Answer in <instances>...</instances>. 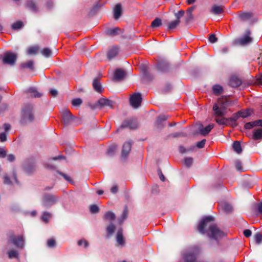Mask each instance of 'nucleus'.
Listing matches in <instances>:
<instances>
[{"mask_svg": "<svg viewBox=\"0 0 262 262\" xmlns=\"http://www.w3.org/2000/svg\"><path fill=\"white\" fill-rule=\"evenodd\" d=\"M214 218L211 216L203 218L198 226V230L202 234H206L211 239L217 240L225 235L216 225L212 224Z\"/></svg>", "mask_w": 262, "mask_h": 262, "instance_id": "1", "label": "nucleus"}, {"mask_svg": "<svg viewBox=\"0 0 262 262\" xmlns=\"http://www.w3.org/2000/svg\"><path fill=\"white\" fill-rule=\"evenodd\" d=\"M33 108V105L30 103H26L21 108V119L20 120L22 124L32 122L34 121Z\"/></svg>", "mask_w": 262, "mask_h": 262, "instance_id": "2", "label": "nucleus"}, {"mask_svg": "<svg viewBox=\"0 0 262 262\" xmlns=\"http://www.w3.org/2000/svg\"><path fill=\"white\" fill-rule=\"evenodd\" d=\"M201 252V248L199 246H193L183 254V258L185 262H198L196 256Z\"/></svg>", "mask_w": 262, "mask_h": 262, "instance_id": "3", "label": "nucleus"}, {"mask_svg": "<svg viewBox=\"0 0 262 262\" xmlns=\"http://www.w3.org/2000/svg\"><path fill=\"white\" fill-rule=\"evenodd\" d=\"M251 32L249 29L245 31L244 35L239 38L235 40L234 44L242 46H245L251 43L253 41V38L251 36Z\"/></svg>", "mask_w": 262, "mask_h": 262, "instance_id": "4", "label": "nucleus"}, {"mask_svg": "<svg viewBox=\"0 0 262 262\" xmlns=\"http://www.w3.org/2000/svg\"><path fill=\"white\" fill-rule=\"evenodd\" d=\"M58 198L53 194L45 193L43 194L42 202L45 207H49L55 205L58 201Z\"/></svg>", "mask_w": 262, "mask_h": 262, "instance_id": "5", "label": "nucleus"}, {"mask_svg": "<svg viewBox=\"0 0 262 262\" xmlns=\"http://www.w3.org/2000/svg\"><path fill=\"white\" fill-rule=\"evenodd\" d=\"M9 241L18 248L23 249L25 246L24 236L21 235L16 236L14 234L9 235Z\"/></svg>", "mask_w": 262, "mask_h": 262, "instance_id": "6", "label": "nucleus"}, {"mask_svg": "<svg viewBox=\"0 0 262 262\" xmlns=\"http://www.w3.org/2000/svg\"><path fill=\"white\" fill-rule=\"evenodd\" d=\"M17 58V57L16 54L7 52L4 54L2 61L4 64L14 66L16 62Z\"/></svg>", "mask_w": 262, "mask_h": 262, "instance_id": "7", "label": "nucleus"}, {"mask_svg": "<svg viewBox=\"0 0 262 262\" xmlns=\"http://www.w3.org/2000/svg\"><path fill=\"white\" fill-rule=\"evenodd\" d=\"M138 127V123L136 120L127 119L124 120L120 127L116 130V132H119L124 128H129L130 129H136Z\"/></svg>", "mask_w": 262, "mask_h": 262, "instance_id": "8", "label": "nucleus"}, {"mask_svg": "<svg viewBox=\"0 0 262 262\" xmlns=\"http://www.w3.org/2000/svg\"><path fill=\"white\" fill-rule=\"evenodd\" d=\"M142 100V96L140 93H134L130 97V105L137 108L141 105Z\"/></svg>", "mask_w": 262, "mask_h": 262, "instance_id": "9", "label": "nucleus"}, {"mask_svg": "<svg viewBox=\"0 0 262 262\" xmlns=\"http://www.w3.org/2000/svg\"><path fill=\"white\" fill-rule=\"evenodd\" d=\"M254 14L251 12H239L237 18L241 22L252 21Z\"/></svg>", "mask_w": 262, "mask_h": 262, "instance_id": "10", "label": "nucleus"}, {"mask_svg": "<svg viewBox=\"0 0 262 262\" xmlns=\"http://www.w3.org/2000/svg\"><path fill=\"white\" fill-rule=\"evenodd\" d=\"M212 110L214 112V115L215 117L224 116L227 112L226 108L223 105L219 106L217 104H214L213 105Z\"/></svg>", "mask_w": 262, "mask_h": 262, "instance_id": "11", "label": "nucleus"}, {"mask_svg": "<svg viewBox=\"0 0 262 262\" xmlns=\"http://www.w3.org/2000/svg\"><path fill=\"white\" fill-rule=\"evenodd\" d=\"M156 68L160 72H167L169 71V64L166 60L162 59L158 61L156 64Z\"/></svg>", "mask_w": 262, "mask_h": 262, "instance_id": "12", "label": "nucleus"}, {"mask_svg": "<svg viewBox=\"0 0 262 262\" xmlns=\"http://www.w3.org/2000/svg\"><path fill=\"white\" fill-rule=\"evenodd\" d=\"M98 106L100 107L109 106L112 108L113 107V102L107 99L101 98L98 101L97 103L92 107V108L94 109Z\"/></svg>", "mask_w": 262, "mask_h": 262, "instance_id": "13", "label": "nucleus"}, {"mask_svg": "<svg viewBox=\"0 0 262 262\" xmlns=\"http://www.w3.org/2000/svg\"><path fill=\"white\" fill-rule=\"evenodd\" d=\"M62 116L64 123L66 124H69L74 119V116L67 108L63 110Z\"/></svg>", "mask_w": 262, "mask_h": 262, "instance_id": "14", "label": "nucleus"}, {"mask_svg": "<svg viewBox=\"0 0 262 262\" xmlns=\"http://www.w3.org/2000/svg\"><path fill=\"white\" fill-rule=\"evenodd\" d=\"M126 76V73L124 70L118 68L115 71L114 80L115 81H121L124 79Z\"/></svg>", "mask_w": 262, "mask_h": 262, "instance_id": "15", "label": "nucleus"}, {"mask_svg": "<svg viewBox=\"0 0 262 262\" xmlns=\"http://www.w3.org/2000/svg\"><path fill=\"white\" fill-rule=\"evenodd\" d=\"M132 143L130 141L125 142L122 146L121 156L123 158H126L129 155L132 148Z\"/></svg>", "mask_w": 262, "mask_h": 262, "instance_id": "16", "label": "nucleus"}, {"mask_svg": "<svg viewBox=\"0 0 262 262\" xmlns=\"http://www.w3.org/2000/svg\"><path fill=\"white\" fill-rule=\"evenodd\" d=\"M119 54V48L117 47H112L108 49L107 52V58L108 60H111Z\"/></svg>", "mask_w": 262, "mask_h": 262, "instance_id": "17", "label": "nucleus"}, {"mask_svg": "<svg viewBox=\"0 0 262 262\" xmlns=\"http://www.w3.org/2000/svg\"><path fill=\"white\" fill-rule=\"evenodd\" d=\"M242 82L241 79L236 76H232L229 82V84L232 88H237L240 86Z\"/></svg>", "mask_w": 262, "mask_h": 262, "instance_id": "18", "label": "nucleus"}, {"mask_svg": "<svg viewBox=\"0 0 262 262\" xmlns=\"http://www.w3.org/2000/svg\"><path fill=\"white\" fill-rule=\"evenodd\" d=\"M224 7L222 5H214L210 10L211 13L214 15H219L224 13Z\"/></svg>", "mask_w": 262, "mask_h": 262, "instance_id": "19", "label": "nucleus"}, {"mask_svg": "<svg viewBox=\"0 0 262 262\" xmlns=\"http://www.w3.org/2000/svg\"><path fill=\"white\" fill-rule=\"evenodd\" d=\"M116 239H117V243L118 245V246H120V247H122L124 246L125 245V240L124 239L122 231L121 230H120L118 231L117 236H116Z\"/></svg>", "mask_w": 262, "mask_h": 262, "instance_id": "20", "label": "nucleus"}, {"mask_svg": "<svg viewBox=\"0 0 262 262\" xmlns=\"http://www.w3.org/2000/svg\"><path fill=\"white\" fill-rule=\"evenodd\" d=\"M122 6L120 3L116 4L114 10V17L115 19H118L122 14Z\"/></svg>", "mask_w": 262, "mask_h": 262, "instance_id": "21", "label": "nucleus"}, {"mask_svg": "<svg viewBox=\"0 0 262 262\" xmlns=\"http://www.w3.org/2000/svg\"><path fill=\"white\" fill-rule=\"evenodd\" d=\"M195 9V6H193L190 7L186 11V17L185 18V21L186 23H188L193 19V15L192 14V12Z\"/></svg>", "mask_w": 262, "mask_h": 262, "instance_id": "22", "label": "nucleus"}, {"mask_svg": "<svg viewBox=\"0 0 262 262\" xmlns=\"http://www.w3.org/2000/svg\"><path fill=\"white\" fill-rule=\"evenodd\" d=\"M214 124H210L205 127L200 128L199 129V132L202 135L205 136L209 133L211 130L214 127Z\"/></svg>", "mask_w": 262, "mask_h": 262, "instance_id": "23", "label": "nucleus"}, {"mask_svg": "<svg viewBox=\"0 0 262 262\" xmlns=\"http://www.w3.org/2000/svg\"><path fill=\"white\" fill-rule=\"evenodd\" d=\"M27 92L29 94L30 97L34 98H40L42 95V93L38 92L34 88H30Z\"/></svg>", "mask_w": 262, "mask_h": 262, "instance_id": "24", "label": "nucleus"}, {"mask_svg": "<svg viewBox=\"0 0 262 262\" xmlns=\"http://www.w3.org/2000/svg\"><path fill=\"white\" fill-rule=\"evenodd\" d=\"M92 84L95 91L98 93H101L102 91V85L98 78H96L93 80Z\"/></svg>", "mask_w": 262, "mask_h": 262, "instance_id": "25", "label": "nucleus"}, {"mask_svg": "<svg viewBox=\"0 0 262 262\" xmlns=\"http://www.w3.org/2000/svg\"><path fill=\"white\" fill-rule=\"evenodd\" d=\"M237 112L240 117L244 118L251 116L253 111L250 108H247L246 110H242Z\"/></svg>", "mask_w": 262, "mask_h": 262, "instance_id": "26", "label": "nucleus"}, {"mask_svg": "<svg viewBox=\"0 0 262 262\" xmlns=\"http://www.w3.org/2000/svg\"><path fill=\"white\" fill-rule=\"evenodd\" d=\"M21 69H29L32 71L34 70V62L32 60H29L27 62L22 63L20 65Z\"/></svg>", "mask_w": 262, "mask_h": 262, "instance_id": "27", "label": "nucleus"}, {"mask_svg": "<svg viewBox=\"0 0 262 262\" xmlns=\"http://www.w3.org/2000/svg\"><path fill=\"white\" fill-rule=\"evenodd\" d=\"M252 139L254 140H258L262 139V128H259L253 131Z\"/></svg>", "mask_w": 262, "mask_h": 262, "instance_id": "28", "label": "nucleus"}, {"mask_svg": "<svg viewBox=\"0 0 262 262\" xmlns=\"http://www.w3.org/2000/svg\"><path fill=\"white\" fill-rule=\"evenodd\" d=\"M219 205L222 209L226 212L228 213L231 212L232 210V206L228 203L221 202L219 204Z\"/></svg>", "mask_w": 262, "mask_h": 262, "instance_id": "29", "label": "nucleus"}, {"mask_svg": "<svg viewBox=\"0 0 262 262\" xmlns=\"http://www.w3.org/2000/svg\"><path fill=\"white\" fill-rule=\"evenodd\" d=\"M232 147L234 151L237 154H240L243 151L240 141H234L232 144Z\"/></svg>", "mask_w": 262, "mask_h": 262, "instance_id": "30", "label": "nucleus"}, {"mask_svg": "<svg viewBox=\"0 0 262 262\" xmlns=\"http://www.w3.org/2000/svg\"><path fill=\"white\" fill-rule=\"evenodd\" d=\"M121 30L120 28L118 27H116L113 29H109L107 30L106 33L108 35L114 36L119 34Z\"/></svg>", "mask_w": 262, "mask_h": 262, "instance_id": "31", "label": "nucleus"}, {"mask_svg": "<svg viewBox=\"0 0 262 262\" xmlns=\"http://www.w3.org/2000/svg\"><path fill=\"white\" fill-rule=\"evenodd\" d=\"M212 91L214 95L219 96L223 93V88L221 85L216 84L213 86Z\"/></svg>", "mask_w": 262, "mask_h": 262, "instance_id": "32", "label": "nucleus"}, {"mask_svg": "<svg viewBox=\"0 0 262 262\" xmlns=\"http://www.w3.org/2000/svg\"><path fill=\"white\" fill-rule=\"evenodd\" d=\"M26 7L31 11L34 12H36L37 11V8L35 3L31 0L28 1L27 2Z\"/></svg>", "mask_w": 262, "mask_h": 262, "instance_id": "33", "label": "nucleus"}, {"mask_svg": "<svg viewBox=\"0 0 262 262\" xmlns=\"http://www.w3.org/2000/svg\"><path fill=\"white\" fill-rule=\"evenodd\" d=\"M116 215L112 211H109L106 212L104 215V220L112 221L115 219Z\"/></svg>", "mask_w": 262, "mask_h": 262, "instance_id": "34", "label": "nucleus"}, {"mask_svg": "<svg viewBox=\"0 0 262 262\" xmlns=\"http://www.w3.org/2000/svg\"><path fill=\"white\" fill-rule=\"evenodd\" d=\"M180 20H175L174 21H170L167 24V29L172 30L175 29L180 24Z\"/></svg>", "mask_w": 262, "mask_h": 262, "instance_id": "35", "label": "nucleus"}, {"mask_svg": "<svg viewBox=\"0 0 262 262\" xmlns=\"http://www.w3.org/2000/svg\"><path fill=\"white\" fill-rule=\"evenodd\" d=\"M215 121L220 125H226L228 121V118L223 117H215Z\"/></svg>", "mask_w": 262, "mask_h": 262, "instance_id": "36", "label": "nucleus"}, {"mask_svg": "<svg viewBox=\"0 0 262 262\" xmlns=\"http://www.w3.org/2000/svg\"><path fill=\"white\" fill-rule=\"evenodd\" d=\"M41 54L46 58H49L52 56L51 50L48 48H45L41 51Z\"/></svg>", "mask_w": 262, "mask_h": 262, "instance_id": "37", "label": "nucleus"}, {"mask_svg": "<svg viewBox=\"0 0 262 262\" xmlns=\"http://www.w3.org/2000/svg\"><path fill=\"white\" fill-rule=\"evenodd\" d=\"M161 25L162 21L159 17L156 18L151 24V27L153 28L159 27Z\"/></svg>", "mask_w": 262, "mask_h": 262, "instance_id": "38", "label": "nucleus"}, {"mask_svg": "<svg viewBox=\"0 0 262 262\" xmlns=\"http://www.w3.org/2000/svg\"><path fill=\"white\" fill-rule=\"evenodd\" d=\"M24 26L23 22L21 21H17L14 23L12 26V29L14 30H16L21 28Z\"/></svg>", "mask_w": 262, "mask_h": 262, "instance_id": "39", "label": "nucleus"}, {"mask_svg": "<svg viewBox=\"0 0 262 262\" xmlns=\"http://www.w3.org/2000/svg\"><path fill=\"white\" fill-rule=\"evenodd\" d=\"M8 257L10 259H12L14 258H18V254L16 250H11L8 252Z\"/></svg>", "mask_w": 262, "mask_h": 262, "instance_id": "40", "label": "nucleus"}, {"mask_svg": "<svg viewBox=\"0 0 262 262\" xmlns=\"http://www.w3.org/2000/svg\"><path fill=\"white\" fill-rule=\"evenodd\" d=\"M239 115L238 114V112L234 113L232 117L228 118V121L231 122H234V126H237V123H236V120L239 118Z\"/></svg>", "mask_w": 262, "mask_h": 262, "instance_id": "41", "label": "nucleus"}, {"mask_svg": "<svg viewBox=\"0 0 262 262\" xmlns=\"http://www.w3.org/2000/svg\"><path fill=\"white\" fill-rule=\"evenodd\" d=\"M195 148V146H192L190 148L186 149L183 146L181 145L179 146V151L181 154H184L188 151H192Z\"/></svg>", "mask_w": 262, "mask_h": 262, "instance_id": "42", "label": "nucleus"}, {"mask_svg": "<svg viewBox=\"0 0 262 262\" xmlns=\"http://www.w3.org/2000/svg\"><path fill=\"white\" fill-rule=\"evenodd\" d=\"M38 50V48L37 47H30L27 50V53L28 54H36L37 51Z\"/></svg>", "mask_w": 262, "mask_h": 262, "instance_id": "43", "label": "nucleus"}, {"mask_svg": "<svg viewBox=\"0 0 262 262\" xmlns=\"http://www.w3.org/2000/svg\"><path fill=\"white\" fill-rule=\"evenodd\" d=\"M115 229H116V227L114 224H110L106 228V231H107V234L108 235L112 234L114 232Z\"/></svg>", "mask_w": 262, "mask_h": 262, "instance_id": "44", "label": "nucleus"}, {"mask_svg": "<svg viewBox=\"0 0 262 262\" xmlns=\"http://www.w3.org/2000/svg\"><path fill=\"white\" fill-rule=\"evenodd\" d=\"M51 213H50L49 212H43V213L42 215L41 219H42V220L44 222L47 223L49 222V220L50 218L51 217Z\"/></svg>", "mask_w": 262, "mask_h": 262, "instance_id": "45", "label": "nucleus"}, {"mask_svg": "<svg viewBox=\"0 0 262 262\" xmlns=\"http://www.w3.org/2000/svg\"><path fill=\"white\" fill-rule=\"evenodd\" d=\"M193 161V158L191 157L186 158L184 159V164L186 166L189 167L192 165Z\"/></svg>", "mask_w": 262, "mask_h": 262, "instance_id": "46", "label": "nucleus"}, {"mask_svg": "<svg viewBox=\"0 0 262 262\" xmlns=\"http://www.w3.org/2000/svg\"><path fill=\"white\" fill-rule=\"evenodd\" d=\"M57 173L60 174V176H61L62 177H63V178L68 182L71 183H73V180L72 179H71V178L70 177H69V176H68L67 174L63 173L62 172H61V171H57Z\"/></svg>", "mask_w": 262, "mask_h": 262, "instance_id": "47", "label": "nucleus"}, {"mask_svg": "<svg viewBox=\"0 0 262 262\" xmlns=\"http://www.w3.org/2000/svg\"><path fill=\"white\" fill-rule=\"evenodd\" d=\"M90 211L92 213L95 214L99 211V208L96 205H92L90 206Z\"/></svg>", "mask_w": 262, "mask_h": 262, "instance_id": "48", "label": "nucleus"}, {"mask_svg": "<svg viewBox=\"0 0 262 262\" xmlns=\"http://www.w3.org/2000/svg\"><path fill=\"white\" fill-rule=\"evenodd\" d=\"M25 170L27 173H31L35 170V166H26L25 167Z\"/></svg>", "mask_w": 262, "mask_h": 262, "instance_id": "49", "label": "nucleus"}, {"mask_svg": "<svg viewBox=\"0 0 262 262\" xmlns=\"http://www.w3.org/2000/svg\"><path fill=\"white\" fill-rule=\"evenodd\" d=\"M82 102V100L80 98H77L72 100V104L73 106H79Z\"/></svg>", "mask_w": 262, "mask_h": 262, "instance_id": "50", "label": "nucleus"}, {"mask_svg": "<svg viewBox=\"0 0 262 262\" xmlns=\"http://www.w3.org/2000/svg\"><path fill=\"white\" fill-rule=\"evenodd\" d=\"M144 76L148 80H151L154 79V76L147 71L144 72Z\"/></svg>", "mask_w": 262, "mask_h": 262, "instance_id": "51", "label": "nucleus"}, {"mask_svg": "<svg viewBox=\"0 0 262 262\" xmlns=\"http://www.w3.org/2000/svg\"><path fill=\"white\" fill-rule=\"evenodd\" d=\"M185 13V11L183 10H181L179 11L177 13H174V16L176 17L177 20H180L181 17H182Z\"/></svg>", "mask_w": 262, "mask_h": 262, "instance_id": "52", "label": "nucleus"}, {"mask_svg": "<svg viewBox=\"0 0 262 262\" xmlns=\"http://www.w3.org/2000/svg\"><path fill=\"white\" fill-rule=\"evenodd\" d=\"M4 183L6 185H11L12 184V182L10 180L9 177H8L7 174H6L3 177Z\"/></svg>", "mask_w": 262, "mask_h": 262, "instance_id": "53", "label": "nucleus"}, {"mask_svg": "<svg viewBox=\"0 0 262 262\" xmlns=\"http://www.w3.org/2000/svg\"><path fill=\"white\" fill-rule=\"evenodd\" d=\"M255 241L257 244H259L262 242V234L256 233L254 235Z\"/></svg>", "mask_w": 262, "mask_h": 262, "instance_id": "54", "label": "nucleus"}, {"mask_svg": "<svg viewBox=\"0 0 262 262\" xmlns=\"http://www.w3.org/2000/svg\"><path fill=\"white\" fill-rule=\"evenodd\" d=\"M209 41L211 43H215L217 40V38L216 37L215 35L214 34H210L209 38Z\"/></svg>", "mask_w": 262, "mask_h": 262, "instance_id": "55", "label": "nucleus"}, {"mask_svg": "<svg viewBox=\"0 0 262 262\" xmlns=\"http://www.w3.org/2000/svg\"><path fill=\"white\" fill-rule=\"evenodd\" d=\"M168 117L169 116L168 115H161L158 117L157 119L158 120V121H161V122H163L165 121L168 118Z\"/></svg>", "mask_w": 262, "mask_h": 262, "instance_id": "56", "label": "nucleus"}, {"mask_svg": "<svg viewBox=\"0 0 262 262\" xmlns=\"http://www.w3.org/2000/svg\"><path fill=\"white\" fill-rule=\"evenodd\" d=\"M47 245L49 247L52 248L55 246L56 242L54 239H50L47 242Z\"/></svg>", "mask_w": 262, "mask_h": 262, "instance_id": "57", "label": "nucleus"}, {"mask_svg": "<svg viewBox=\"0 0 262 262\" xmlns=\"http://www.w3.org/2000/svg\"><path fill=\"white\" fill-rule=\"evenodd\" d=\"M205 143H206V140L203 139V140H201V141L197 142L196 146L199 148H202L204 147Z\"/></svg>", "mask_w": 262, "mask_h": 262, "instance_id": "58", "label": "nucleus"}, {"mask_svg": "<svg viewBox=\"0 0 262 262\" xmlns=\"http://www.w3.org/2000/svg\"><path fill=\"white\" fill-rule=\"evenodd\" d=\"M82 244H84V247H85V248L88 247V246H89L88 242L86 241H85V240L81 239V240H79L78 242V245L79 246H82Z\"/></svg>", "mask_w": 262, "mask_h": 262, "instance_id": "59", "label": "nucleus"}, {"mask_svg": "<svg viewBox=\"0 0 262 262\" xmlns=\"http://www.w3.org/2000/svg\"><path fill=\"white\" fill-rule=\"evenodd\" d=\"M243 234L245 237H249L251 236L252 232L249 229H246L244 230Z\"/></svg>", "mask_w": 262, "mask_h": 262, "instance_id": "60", "label": "nucleus"}, {"mask_svg": "<svg viewBox=\"0 0 262 262\" xmlns=\"http://www.w3.org/2000/svg\"><path fill=\"white\" fill-rule=\"evenodd\" d=\"M252 124H254V126H259L262 127V120L259 119L252 121Z\"/></svg>", "mask_w": 262, "mask_h": 262, "instance_id": "61", "label": "nucleus"}, {"mask_svg": "<svg viewBox=\"0 0 262 262\" xmlns=\"http://www.w3.org/2000/svg\"><path fill=\"white\" fill-rule=\"evenodd\" d=\"M235 167L236 169L238 171H241L243 169L242 164L239 161H236L235 162Z\"/></svg>", "mask_w": 262, "mask_h": 262, "instance_id": "62", "label": "nucleus"}, {"mask_svg": "<svg viewBox=\"0 0 262 262\" xmlns=\"http://www.w3.org/2000/svg\"><path fill=\"white\" fill-rule=\"evenodd\" d=\"M0 139L1 142H5L7 140V134L6 133H2L0 134Z\"/></svg>", "mask_w": 262, "mask_h": 262, "instance_id": "63", "label": "nucleus"}, {"mask_svg": "<svg viewBox=\"0 0 262 262\" xmlns=\"http://www.w3.org/2000/svg\"><path fill=\"white\" fill-rule=\"evenodd\" d=\"M254 124H252V122L246 123L245 125V128L247 129H250L253 127Z\"/></svg>", "mask_w": 262, "mask_h": 262, "instance_id": "64", "label": "nucleus"}]
</instances>
